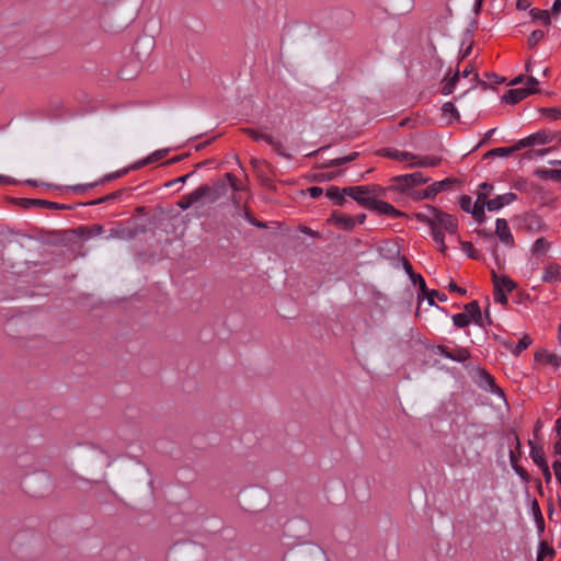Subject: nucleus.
<instances>
[{
  "mask_svg": "<svg viewBox=\"0 0 561 561\" xmlns=\"http://www.w3.org/2000/svg\"><path fill=\"white\" fill-rule=\"evenodd\" d=\"M136 13V3L130 0H123L121 3L107 1V26L115 33L119 32L135 20Z\"/></svg>",
  "mask_w": 561,
  "mask_h": 561,
  "instance_id": "f257e3e1",
  "label": "nucleus"
},
{
  "mask_svg": "<svg viewBox=\"0 0 561 561\" xmlns=\"http://www.w3.org/2000/svg\"><path fill=\"white\" fill-rule=\"evenodd\" d=\"M147 231V224L139 222L135 218H128L125 221L115 222V226L107 230V239L118 238L122 240H129L136 238L139 234H144Z\"/></svg>",
  "mask_w": 561,
  "mask_h": 561,
  "instance_id": "f03ea898",
  "label": "nucleus"
},
{
  "mask_svg": "<svg viewBox=\"0 0 561 561\" xmlns=\"http://www.w3.org/2000/svg\"><path fill=\"white\" fill-rule=\"evenodd\" d=\"M431 179L425 176L422 172H413L410 174H402L391 179L392 185L389 190L398 191L408 197L412 198L413 192H419L415 186L426 184Z\"/></svg>",
  "mask_w": 561,
  "mask_h": 561,
  "instance_id": "7ed1b4c3",
  "label": "nucleus"
},
{
  "mask_svg": "<svg viewBox=\"0 0 561 561\" xmlns=\"http://www.w3.org/2000/svg\"><path fill=\"white\" fill-rule=\"evenodd\" d=\"M195 192L198 196L199 203L213 204L228 193V184L225 180L217 179L211 185L203 184L197 187Z\"/></svg>",
  "mask_w": 561,
  "mask_h": 561,
  "instance_id": "20e7f679",
  "label": "nucleus"
},
{
  "mask_svg": "<svg viewBox=\"0 0 561 561\" xmlns=\"http://www.w3.org/2000/svg\"><path fill=\"white\" fill-rule=\"evenodd\" d=\"M425 208L431 215L435 216V225H437L442 231L448 232L449 234L457 233L458 219L454 215L447 214L432 205H425Z\"/></svg>",
  "mask_w": 561,
  "mask_h": 561,
  "instance_id": "39448f33",
  "label": "nucleus"
},
{
  "mask_svg": "<svg viewBox=\"0 0 561 561\" xmlns=\"http://www.w3.org/2000/svg\"><path fill=\"white\" fill-rule=\"evenodd\" d=\"M455 180L447 178L442 181L434 182L428 185L425 190H420L419 192L412 193L413 201H423V199H433L438 193L449 190Z\"/></svg>",
  "mask_w": 561,
  "mask_h": 561,
  "instance_id": "423d86ee",
  "label": "nucleus"
},
{
  "mask_svg": "<svg viewBox=\"0 0 561 561\" xmlns=\"http://www.w3.org/2000/svg\"><path fill=\"white\" fill-rule=\"evenodd\" d=\"M156 45V41L152 36L142 35L139 36L131 48V54L135 59L142 62L146 60L152 53Z\"/></svg>",
  "mask_w": 561,
  "mask_h": 561,
  "instance_id": "0eeeda50",
  "label": "nucleus"
},
{
  "mask_svg": "<svg viewBox=\"0 0 561 561\" xmlns=\"http://www.w3.org/2000/svg\"><path fill=\"white\" fill-rule=\"evenodd\" d=\"M557 136V134L549 135L546 130H539L534 133L516 142L517 150H522L524 148L534 147L538 145H546L552 141V139Z\"/></svg>",
  "mask_w": 561,
  "mask_h": 561,
  "instance_id": "6e6552de",
  "label": "nucleus"
},
{
  "mask_svg": "<svg viewBox=\"0 0 561 561\" xmlns=\"http://www.w3.org/2000/svg\"><path fill=\"white\" fill-rule=\"evenodd\" d=\"M539 89L534 88H518V89H510L506 91V93L502 96V101L515 105L526 99L527 96L539 93Z\"/></svg>",
  "mask_w": 561,
  "mask_h": 561,
  "instance_id": "1a4fd4ad",
  "label": "nucleus"
},
{
  "mask_svg": "<svg viewBox=\"0 0 561 561\" xmlns=\"http://www.w3.org/2000/svg\"><path fill=\"white\" fill-rule=\"evenodd\" d=\"M495 231L494 237L496 236L502 243H504L507 247H514L515 241L514 237L511 232V229L508 227V222L504 218H497L495 221Z\"/></svg>",
  "mask_w": 561,
  "mask_h": 561,
  "instance_id": "9d476101",
  "label": "nucleus"
},
{
  "mask_svg": "<svg viewBox=\"0 0 561 561\" xmlns=\"http://www.w3.org/2000/svg\"><path fill=\"white\" fill-rule=\"evenodd\" d=\"M477 382L481 388L493 394H504L502 389L495 383L493 376L485 369H478Z\"/></svg>",
  "mask_w": 561,
  "mask_h": 561,
  "instance_id": "9b49d317",
  "label": "nucleus"
},
{
  "mask_svg": "<svg viewBox=\"0 0 561 561\" xmlns=\"http://www.w3.org/2000/svg\"><path fill=\"white\" fill-rule=\"evenodd\" d=\"M402 266L404 272L408 274L409 278L411 279L412 284L414 286H419V291L426 293L427 286L426 283L421 274H416L413 271V266L410 263V261L407 257H402Z\"/></svg>",
  "mask_w": 561,
  "mask_h": 561,
  "instance_id": "f8f14e48",
  "label": "nucleus"
},
{
  "mask_svg": "<svg viewBox=\"0 0 561 561\" xmlns=\"http://www.w3.org/2000/svg\"><path fill=\"white\" fill-rule=\"evenodd\" d=\"M516 199H517V195L512 192L505 193L503 195H497L488 202V210L489 211L500 210L501 208H503L506 205H510L511 203L515 202Z\"/></svg>",
  "mask_w": 561,
  "mask_h": 561,
  "instance_id": "ddd939ff",
  "label": "nucleus"
},
{
  "mask_svg": "<svg viewBox=\"0 0 561 561\" xmlns=\"http://www.w3.org/2000/svg\"><path fill=\"white\" fill-rule=\"evenodd\" d=\"M329 224H333L339 228H342L346 231H351L354 229V222L352 220V216L334 210L330 218L328 219Z\"/></svg>",
  "mask_w": 561,
  "mask_h": 561,
  "instance_id": "4468645a",
  "label": "nucleus"
},
{
  "mask_svg": "<svg viewBox=\"0 0 561 561\" xmlns=\"http://www.w3.org/2000/svg\"><path fill=\"white\" fill-rule=\"evenodd\" d=\"M463 310L470 317V322L473 321L477 325L481 328L484 327L483 314L477 300H472L469 304H466L463 306Z\"/></svg>",
  "mask_w": 561,
  "mask_h": 561,
  "instance_id": "2eb2a0df",
  "label": "nucleus"
},
{
  "mask_svg": "<svg viewBox=\"0 0 561 561\" xmlns=\"http://www.w3.org/2000/svg\"><path fill=\"white\" fill-rule=\"evenodd\" d=\"M423 298H426V300H427L430 306H434L437 309H440V307L435 302L434 299H439L440 301H446L447 300L446 294L440 293V291H438L436 289H431L430 290L427 288L426 293H421V291L417 293V300H419L417 310L420 309V305H421V301H422Z\"/></svg>",
  "mask_w": 561,
  "mask_h": 561,
  "instance_id": "dca6fc26",
  "label": "nucleus"
},
{
  "mask_svg": "<svg viewBox=\"0 0 561 561\" xmlns=\"http://www.w3.org/2000/svg\"><path fill=\"white\" fill-rule=\"evenodd\" d=\"M476 232L479 237H481L483 239H490V240L494 241V232H492V231H488L485 229H478ZM490 250H491V253H492V256L494 259L496 266L499 268H503L504 262L500 259L497 243L493 242Z\"/></svg>",
  "mask_w": 561,
  "mask_h": 561,
  "instance_id": "f3484780",
  "label": "nucleus"
},
{
  "mask_svg": "<svg viewBox=\"0 0 561 561\" xmlns=\"http://www.w3.org/2000/svg\"><path fill=\"white\" fill-rule=\"evenodd\" d=\"M140 69H141V62L134 59V60L129 61L126 66H124L118 71V77L122 80H131L137 77Z\"/></svg>",
  "mask_w": 561,
  "mask_h": 561,
  "instance_id": "a211bd4d",
  "label": "nucleus"
},
{
  "mask_svg": "<svg viewBox=\"0 0 561 561\" xmlns=\"http://www.w3.org/2000/svg\"><path fill=\"white\" fill-rule=\"evenodd\" d=\"M491 274H492V282H493L494 287L497 284L501 289H503L504 291H507V293H512L516 288L517 284L513 279H511L507 275L499 276L494 270H492Z\"/></svg>",
  "mask_w": 561,
  "mask_h": 561,
  "instance_id": "6ab92c4d",
  "label": "nucleus"
},
{
  "mask_svg": "<svg viewBox=\"0 0 561 561\" xmlns=\"http://www.w3.org/2000/svg\"><path fill=\"white\" fill-rule=\"evenodd\" d=\"M375 211L380 215H386L394 218L407 216L405 213L394 208L390 203L380 199L378 201Z\"/></svg>",
  "mask_w": 561,
  "mask_h": 561,
  "instance_id": "aec40b11",
  "label": "nucleus"
},
{
  "mask_svg": "<svg viewBox=\"0 0 561 561\" xmlns=\"http://www.w3.org/2000/svg\"><path fill=\"white\" fill-rule=\"evenodd\" d=\"M528 445L530 446V458L533 459V461L539 467V468H543L546 466H548V462L545 458V453H543V449L542 447H538L533 440H529L528 442Z\"/></svg>",
  "mask_w": 561,
  "mask_h": 561,
  "instance_id": "412c9836",
  "label": "nucleus"
},
{
  "mask_svg": "<svg viewBox=\"0 0 561 561\" xmlns=\"http://www.w3.org/2000/svg\"><path fill=\"white\" fill-rule=\"evenodd\" d=\"M168 152H169L168 149L157 150V151L152 152L151 154H149L147 158L136 162L134 165H131V169L136 170V169L142 168L147 164L154 163V162L159 161L160 159L164 158L168 154Z\"/></svg>",
  "mask_w": 561,
  "mask_h": 561,
  "instance_id": "4be33fe9",
  "label": "nucleus"
},
{
  "mask_svg": "<svg viewBox=\"0 0 561 561\" xmlns=\"http://www.w3.org/2000/svg\"><path fill=\"white\" fill-rule=\"evenodd\" d=\"M535 360L537 362H545L547 364H550L554 367H559L561 359L558 355L549 353L548 351L540 348L535 353Z\"/></svg>",
  "mask_w": 561,
  "mask_h": 561,
  "instance_id": "5701e85b",
  "label": "nucleus"
},
{
  "mask_svg": "<svg viewBox=\"0 0 561 561\" xmlns=\"http://www.w3.org/2000/svg\"><path fill=\"white\" fill-rule=\"evenodd\" d=\"M522 225L528 231H537L542 226V220L539 216L535 214L527 213L522 219Z\"/></svg>",
  "mask_w": 561,
  "mask_h": 561,
  "instance_id": "b1692460",
  "label": "nucleus"
},
{
  "mask_svg": "<svg viewBox=\"0 0 561 561\" xmlns=\"http://www.w3.org/2000/svg\"><path fill=\"white\" fill-rule=\"evenodd\" d=\"M459 79H460V71L459 69H456L455 73L449 77V78H445L443 80V87L440 89V93L443 95H449L454 92L457 83L459 82Z\"/></svg>",
  "mask_w": 561,
  "mask_h": 561,
  "instance_id": "393cba45",
  "label": "nucleus"
},
{
  "mask_svg": "<svg viewBox=\"0 0 561 561\" xmlns=\"http://www.w3.org/2000/svg\"><path fill=\"white\" fill-rule=\"evenodd\" d=\"M383 151H385L386 157L397 160V161H408V160L417 159V157L415 154L408 152V151H400V150L391 149V148H386V149H383Z\"/></svg>",
  "mask_w": 561,
  "mask_h": 561,
  "instance_id": "a878e982",
  "label": "nucleus"
},
{
  "mask_svg": "<svg viewBox=\"0 0 561 561\" xmlns=\"http://www.w3.org/2000/svg\"><path fill=\"white\" fill-rule=\"evenodd\" d=\"M325 195L328 198L332 199L333 203L337 206H344L347 201L345 199L344 193L337 186H330L327 188Z\"/></svg>",
  "mask_w": 561,
  "mask_h": 561,
  "instance_id": "bb28decb",
  "label": "nucleus"
},
{
  "mask_svg": "<svg viewBox=\"0 0 561 561\" xmlns=\"http://www.w3.org/2000/svg\"><path fill=\"white\" fill-rule=\"evenodd\" d=\"M560 278V265L556 263H551L545 268V273L542 275V282L545 283H553Z\"/></svg>",
  "mask_w": 561,
  "mask_h": 561,
  "instance_id": "cd10ccee",
  "label": "nucleus"
},
{
  "mask_svg": "<svg viewBox=\"0 0 561 561\" xmlns=\"http://www.w3.org/2000/svg\"><path fill=\"white\" fill-rule=\"evenodd\" d=\"M535 174L541 180H553L561 183V169H538Z\"/></svg>",
  "mask_w": 561,
  "mask_h": 561,
  "instance_id": "c85d7f7f",
  "label": "nucleus"
},
{
  "mask_svg": "<svg viewBox=\"0 0 561 561\" xmlns=\"http://www.w3.org/2000/svg\"><path fill=\"white\" fill-rule=\"evenodd\" d=\"M358 156H359V152L353 151L345 157L335 158V159L328 161L327 163L323 164V168H336V167L343 165L345 163L356 160L358 158Z\"/></svg>",
  "mask_w": 561,
  "mask_h": 561,
  "instance_id": "c756f323",
  "label": "nucleus"
},
{
  "mask_svg": "<svg viewBox=\"0 0 561 561\" xmlns=\"http://www.w3.org/2000/svg\"><path fill=\"white\" fill-rule=\"evenodd\" d=\"M307 556H313V559L316 561H322L324 558V552L319 547H312L309 548V552H307L305 549L298 550L296 553L293 554V557H297L301 560L306 559Z\"/></svg>",
  "mask_w": 561,
  "mask_h": 561,
  "instance_id": "7c9ffc66",
  "label": "nucleus"
},
{
  "mask_svg": "<svg viewBox=\"0 0 561 561\" xmlns=\"http://www.w3.org/2000/svg\"><path fill=\"white\" fill-rule=\"evenodd\" d=\"M442 162L440 157H422L417 159L416 161L412 162L410 167H420V168H426V167H437Z\"/></svg>",
  "mask_w": 561,
  "mask_h": 561,
  "instance_id": "2f4dec72",
  "label": "nucleus"
},
{
  "mask_svg": "<svg viewBox=\"0 0 561 561\" xmlns=\"http://www.w3.org/2000/svg\"><path fill=\"white\" fill-rule=\"evenodd\" d=\"M196 203H199V199H198V196L195 192V190L193 192H191L190 194H186L184 196H182L180 198V201L178 202V206L183 209V210H186L188 209L192 205L196 204Z\"/></svg>",
  "mask_w": 561,
  "mask_h": 561,
  "instance_id": "473e14b6",
  "label": "nucleus"
},
{
  "mask_svg": "<svg viewBox=\"0 0 561 561\" xmlns=\"http://www.w3.org/2000/svg\"><path fill=\"white\" fill-rule=\"evenodd\" d=\"M242 131L247 136L251 137L254 141H262V140L265 142L272 141V135H270V134L262 133L256 129L249 128V127L243 128Z\"/></svg>",
  "mask_w": 561,
  "mask_h": 561,
  "instance_id": "72a5a7b5",
  "label": "nucleus"
},
{
  "mask_svg": "<svg viewBox=\"0 0 561 561\" xmlns=\"http://www.w3.org/2000/svg\"><path fill=\"white\" fill-rule=\"evenodd\" d=\"M529 14L533 20H539L545 25L551 24V18H550V13L548 10H539V9L534 8V9L529 10Z\"/></svg>",
  "mask_w": 561,
  "mask_h": 561,
  "instance_id": "f704fd0d",
  "label": "nucleus"
},
{
  "mask_svg": "<svg viewBox=\"0 0 561 561\" xmlns=\"http://www.w3.org/2000/svg\"><path fill=\"white\" fill-rule=\"evenodd\" d=\"M378 201L376 197H373L370 195H362V196H358V198H356V203L358 205H360L362 207H365L369 210H374L376 209L377 207V204H378Z\"/></svg>",
  "mask_w": 561,
  "mask_h": 561,
  "instance_id": "c9c22d12",
  "label": "nucleus"
},
{
  "mask_svg": "<svg viewBox=\"0 0 561 561\" xmlns=\"http://www.w3.org/2000/svg\"><path fill=\"white\" fill-rule=\"evenodd\" d=\"M342 192L344 193V195L350 196L351 198L356 201V198H358V196L367 195L366 193L368 192V190L365 188V185L346 186V187L342 188Z\"/></svg>",
  "mask_w": 561,
  "mask_h": 561,
  "instance_id": "e433bc0d",
  "label": "nucleus"
},
{
  "mask_svg": "<svg viewBox=\"0 0 561 561\" xmlns=\"http://www.w3.org/2000/svg\"><path fill=\"white\" fill-rule=\"evenodd\" d=\"M517 147H516V144L511 146V147H499V148H493L491 150H489V154H496V157H501V158H504V157H510L512 156L513 153L517 152Z\"/></svg>",
  "mask_w": 561,
  "mask_h": 561,
  "instance_id": "4c0bfd02",
  "label": "nucleus"
},
{
  "mask_svg": "<svg viewBox=\"0 0 561 561\" xmlns=\"http://www.w3.org/2000/svg\"><path fill=\"white\" fill-rule=\"evenodd\" d=\"M453 323L458 329H465L470 324V317L465 312L453 316Z\"/></svg>",
  "mask_w": 561,
  "mask_h": 561,
  "instance_id": "58836bf2",
  "label": "nucleus"
},
{
  "mask_svg": "<svg viewBox=\"0 0 561 561\" xmlns=\"http://www.w3.org/2000/svg\"><path fill=\"white\" fill-rule=\"evenodd\" d=\"M554 550L546 542L540 541L537 552V561H543L547 556H553Z\"/></svg>",
  "mask_w": 561,
  "mask_h": 561,
  "instance_id": "ea45409f",
  "label": "nucleus"
},
{
  "mask_svg": "<svg viewBox=\"0 0 561 561\" xmlns=\"http://www.w3.org/2000/svg\"><path fill=\"white\" fill-rule=\"evenodd\" d=\"M548 249H549L548 241L545 238H539L534 242L531 251H533V254L539 255V254L546 253L548 251Z\"/></svg>",
  "mask_w": 561,
  "mask_h": 561,
  "instance_id": "a19ab883",
  "label": "nucleus"
},
{
  "mask_svg": "<svg viewBox=\"0 0 561 561\" xmlns=\"http://www.w3.org/2000/svg\"><path fill=\"white\" fill-rule=\"evenodd\" d=\"M533 343V340L529 335L525 334L523 337H520L516 344V346L513 348V354L515 356H518L524 350H526L530 344Z\"/></svg>",
  "mask_w": 561,
  "mask_h": 561,
  "instance_id": "79ce46f5",
  "label": "nucleus"
},
{
  "mask_svg": "<svg viewBox=\"0 0 561 561\" xmlns=\"http://www.w3.org/2000/svg\"><path fill=\"white\" fill-rule=\"evenodd\" d=\"M470 353L467 348L465 347H457L454 352H453V355H451V360L454 362H458V363H463L466 362L467 359L470 358Z\"/></svg>",
  "mask_w": 561,
  "mask_h": 561,
  "instance_id": "37998d69",
  "label": "nucleus"
},
{
  "mask_svg": "<svg viewBox=\"0 0 561 561\" xmlns=\"http://www.w3.org/2000/svg\"><path fill=\"white\" fill-rule=\"evenodd\" d=\"M462 251L473 260H480L481 255L474 250L473 244L470 241H461Z\"/></svg>",
  "mask_w": 561,
  "mask_h": 561,
  "instance_id": "c03bdc74",
  "label": "nucleus"
},
{
  "mask_svg": "<svg viewBox=\"0 0 561 561\" xmlns=\"http://www.w3.org/2000/svg\"><path fill=\"white\" fill-rule=\"evenodd\" d=\"M543 37L545 32L542 30L533 31L527 39L529 48H534Z\"/></svg>",
  "mask_w": 561,
  "mask_h": 561,
  "instance_id": "a18cd8bd",
  "label": "nucleus"
},
{
  "mask_svg": "<svg viewBox=\"0 0 561 561\" xmlns=\"http://www.w3.org/2000/svg\"><path fill=\"white\" fill-rule=\"evenodd\" d=\"M442 111H443V114H449L451 117H454L457 121L460 117L459 112L453 102L444 103L442 106Z\"/></svg>",
  "mask_w": 561,
  "mask_h": 561,
  "instance_id": "49530a36",
  "label": "nucleus"
},
{
  "mask_svg": "<svg viewBox=\"0 0 561 561\" xmlns=\"http://www.w3.org/2000/svg\"><path fill=\"white\" fill-rule=\"evenodd\" d=\"M341 173V171L339 172H320V173H316L313 174V181L316 182H327V181H332L335 179V176Z\"/></svg>",
  "mask_w": 561,
  "mask_h": 561,
  "instance_id": "de8ad7c7",
  "label": "nucleus"
},
{
  "mask_svg": "<svg viewBox=\"0 0 561 561\" xmlns=\"http://www.w3.org/2000/svg\"><path fill=\"white\" fill-rule=\"evenodd\" d=\"M540 113L552 119L561 118V108L559 107H542L540 108Z\"/></svg>",
  "mask_w": 561,
  "mask_h": 561,
  "instance_id": "09e8293b",
  "label": "nucleus"
},
{
  "mask_svg": "<svg viewBox=\"0 0 561 561\" xmlns=\"http://www.w3.org/2000/svg\"><path fill=\"white\" fill-rule=\"evenodd\" d=\"M415 218L422 222V224H426L430 228H432L436 220H435V216L431 215L430 213L428 214H424V213H416L415 214Z\"/></svg>",
  "mask_w": 561,
  "mask_h": 561,
  "instance_id": "8fccbe9b",
  "label": "nucleus"
},
{
  "mask_svg": "<svg viewBox=\"0 0 561 561\" xmlns=\"http://www.w3.org/2000/svg\"><path fill=\"white\" fill-rule=\"evenodd\" d=\"M365 188L368 190V192L366 193L367 195H373V197L375 196H386V192H387V188L385 187H381L379 185H365Z\"/></svg>",
  "mask_w": 561,
  "mask_h": 561,
  "instance_id": "3c124183",
  "label": "nucleus"
},
{
  "mask_svg": "<svg viewBox=\"0 0 561 561\" xmlns=\"http://www.w3.org/2000/svg\"><path fill=\"white\" fill-rule=\"evenodd\" d=\"M267 144L273 147L274 151L277 154L285 157V158H290V154L285 152L283 144L279 140H276L273 136H272V141H268Z\"/></svg>",
  "mask_w": 561,
  "mask_h": 561,
  "instance_id": "603ef678",
  "label": "nucleus"
},
{
  "mask_svg": "<svg viewBox=\"0 0 561 561\" xmlns=\"http://www.w3.org/2000/svg\"><path fill=\"white\" fill-rule=\"evenodd\" d=\"M244 219L250 225H252V226H254L256 228H260V229H266L267 228V224L263 222V221H260L256 218H254L250 210L244 213Z\"/></svg>",
  "mask_w": 561,
  "mask_h": 561,
  "instance_id": "864d4df0",
  "label": "nucleus"
},
{
  "mask_svg": "<svg viewBox=\"0 0 561 561\" xmlns=\"http://www.w3.org/2000/svg\"><path fill=\"white\" fill-rule=\"evenodd\" d=\"M494 300H495V302H499L504 306L507 305V302H508L505 291L503 289H501L497 284L494 287Z\"/></svg>",
  "mask_w": 561,
  "mask_h": 561,
  "instance_id": "5fc2aeb1",
  "label": "nucleus"
},
{
  "mask_svg": "<svg viewBox=\"0 0 561 561\" xmlns=\"http://www.w3.org/2000/svg\"><path fill=\"white\" fill-rule=\"evenodd\" d=\"M233 204H234V211L231 215V217H233V218L243 217L244 218V213L249 211V208L242 207L240 205V201L236 196H233Z\"/></svg>",
  "mask_w": 561,
  "mask_h": 561,
  "instance_id": "6e6d98bb",
  "label": "nucleus"
},
{
  "mask_svg": "<svg viewBox=\"0 0 561 561\" xmlns=\"http://www.w3.org/2000/svg\"><path fill=\"white\" fill-rule=\"evenodd\" d=\"M470 214L480 225L486 220L485 209H483L482 207H472Z\"/></svg>",
  "mask_w": 561,
  "mask_h": 561,
  "instance_id": "4d7b16f0",
  "label": "nucleus"
},
{
  "mask_svg": "<svg viewBox=\"0 0 561 561\" xmlns=\"http://www.w3.org/2000/svg\"><path fill=\"white\" fill-rule=\"evenodd\" d=\"M553 148H546V149H533V150H528L526 151L524 154H523V158L524 159H533L534 157H542L545 156L546 153H548L549 151H551Z\"/></svg>",
  "mask_w": 561,
  "mask_h": 561,
  "instance_id": "13d9d810",
  "label": "nucleus"
},
{
  "mask_svg": "<svg viewBox=\"0 0 561 561\" xmlns=\"http://www.w3.org/2000/svg\"><path fill=\"white\" fill-rule=\"evenodd\" d=\"M459 206L460 208L466 211V213H471L472 210V201H471V197L469 195H462L460 198H459Z\"/></svg>",
  "mask_w": 561,
  "mask_h": 561,
  "instance_id": "bf43d9fd",
  "label": "nucleus"
},
{
  "mask_svg": "<svg viewBox=\"0 0 561 561\" xmlns=\"http://www.w3.org/2000/svg\"><path fill=\"white\" fill-rule=\"evenodd\" d=\"M224 180L226 181V183L228 184V188H232L233 191H239V187H238V179L237 176L233 174V173H230V172H227L225 175H224Z\"/></svg>",
  "mask_w": 561,
  "mask_h": 561,
  "instance_id": "052dcab7",
  "label": "nucleus"
},
{
  "mask_svg": "<svg viewBox=\"0 0 561 561\" xmlns=\"http://www.w3.org/2000/svg\"><path fill=\"white\" fill-rule=\"evenodd\" d=\"M431 233L435 242L438 244L442 243V241H445V232L442 231L440 228L437 227V225H434L431 228Z\"/></svg>",
  "mask_w": 561,
  "mask_h": 561,
  "instance_id": "680f3d73",
  "label": "nucleus"
},
{
  "mask_svg": "<svg viewBox=\"0 0 561 561\" xmlns=\"http://www.w3.org/2000/svg\"><path fill=\"white\" fill-rule=\"evenodd\" d=\"M513 470L519 476V478L524 481V482H529L530 480V476L529 473L526 471V469H524L522 466H519L518 463L517 465H514L512 466Z\"/></svg>",
  "mask_w": 561,
  "mask_h": 561,
  "instance_id": "e2e57ef3",
  "label": "nucleus"
},
{
  "mask_svg": "<svg viewBox=\"0 0 561 561\" xmlns=\"http://www.w3.org/2000/svg\"><path fill=\"white\" fill-rule=\"evenodd\" d=\"M194 173H195V171L190 172V173H187V174H185V175H182V176H180V178H176V179H174V180H172V181L168 182V183L165 184V186H167V187H172L173 185H175V184H178V183H182V184H184V183H185V182H186L191 176H193V175H194Z\"/></svg>",
  "mask_w": 561,
  "mask_h": 561,
  "instance_id": "0e129e2a",
  "label": "nucleus"
},
{
  "mask_svg": "<svg viewBox=\"0 0 561 561\" xmlns=\"http://www.w3.org/2000/svg\"><path fill=\"white\" fill-rule=\"evenodd\" d=\"M128 192V188H121L113 193L107 194V203L121 199V197Z\"/></svg>",
  "mask_w": 561,
  "mask_h": 561,
  "instance_id": "69168bd1",
  "label": "nucleus"
},
{
  "mask_svg": "<svg viewBox=\"0 0 561 561\" xmlns=\"http://www.w3.org/2000/svg\"><path fill=\"white\" fill-rule=\"evenodd\" d=\"M298 229L304 234L310 236L312 238H321V233L319 231H314L305 225H300Z\"/></svg>",
  "mask_w": 561,
  "mask_h": 561,
  "instance_id": "338daca9",
  "label": "nucleus"
},
{
  "mask_svg": "<svg viewBox=\"0 0 561 561\" xmlns=\"http://www.w3.org/2000/svg\"><path fill=\"white\" fill-rule=\"evenodd\" d=\"M530 511H531V514L534 516V519L537 518V517H540L542 516V512H541V508L539 506V503L536 499H534L530 503Z\"/></svg>",
  "mask_w": 561,
  "mask_h": 561,
  "instance_id": "774afa93",
  "label": "nucleus"
}]
</instances>
